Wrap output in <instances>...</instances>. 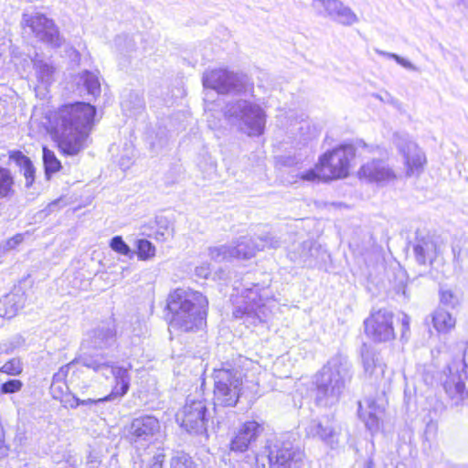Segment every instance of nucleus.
<instances>
[{
	"mask_svg": "<svg viewBox=\"0 0 468 468\" xmlns=\"http://www.w3.org/2000/svg\"><path fill=\"white\" fill-rule=\"evenodd\" d=\"M96 109L87 102L61 106L54 115V129L62 154L76 155L88 146Z\"/></svg>",
	"mask_w": 468,
	"mask_h": 468,
	"instance_id": "obj_1",
	"label": "nucleus"
},
{
	"mask_svg": "<svg viewBox=\"0 0 468 468\" xmlns=\"http://www.w3.org/2000/svg\"><path fill=\"white\" fill-rule=\"evenodd\" d=\"M207 308V297L190 289L177 288L167 298L170 325L182 332L200 329L206 324Z\"/></svg>",
	"mask_w": 468,
	"mask_h": 468,
	"instance_id": "obj_2",
	"label": "nucleus"
},
{
	"mask_svg": "<svg viewBox=\"0 0 468 468\" xmlns=\"http://www.w3.org/2000/svg\"><path fill=\"white\" fill-rule=\"evenodd\" d=\"M351 378V364L347 357L340 354L331 357L314 376L315 403L321 407L335 405Z\"/></svg>",
	"mask_w": 468,
	"mask_h": 468,
	"instance_id": "obj_3",
	"label": "nucleus"
},
{
	"mask_svg": "<svg viewBox=\"0 0 468 468\" xmlns=\"http://www.w3.org/2000/svg\"><path fill=\"white\" fill-rule=\"evenodd\" d=\"M80 361L83 367L92 369L94 372L101 374L106 378H109L110 376L114 377L116 384L112 392L103 398H88L81 399L73 396V403L70 404L71 408H77L80 405H97L101 402L112 401L122 398L127 393L130 387V375L128 368L115 367L107 361L105 357L98 356H84Z\"/></svg>",
	"mask_w": 468,
	"mask_h": 468,
	"instance_id": "obj_4",
	"label": "nucleus"
},
{
	"mask_svg": "<svg viewBox=\"0 0 468 468\" xmlns=\"http://www.w3.org/2000/svg\"><path fill=\"white\" fill-rule=\"evenodd\" d=\"M245 374L239 366L230 363L222 364L214 369V410L235 407L243 393Z\"/></svg>",
	"mask_w": 468,
	"mask_h": 468,
	"instance_id": "obj_5",
	"label": "nucleus"
},
{
	"mask_svg": "<svg viewBox=\"0 0 468 468\" xmlns=\"http://www.w3.org/2000/svg\"><path fill=\"white\" fill-rule=\"evenodd\" d=\"M224 116L229 124L249 136H259L264 132V111L252 101L238 100L229 102L225 107Z\"/></svg>",
	"mask_w": 468,
	"mask_h": 468,
	"instance_id": "obj_6",
	"label": "nucleus"
},
{
	"mask_svg": "<svg viewBox=\"0 0 468 468\" xmlns=\"http://www.w3.org/2000/svg\"><path fill=\"white\" fill-rule=\"evenodd\" d=\"M267 288L254 284L247 288L239 297L235 300L233 316L243 321L247 326L257 325L266 322L270 315L267 306Z\"/></svg>",
	"mask_w": 468,
	"mask_h": 468,
	"instance_id": "obj_7",
	"label": "nucleus"
},
{
	"mask_svg": "<svg viewBox=\"0 0 468 468\" xmlns=\"http://www.w3.org/2000/svg\"><path fill=\"white\" fill-rule=\"evenodd\" d=\"M20 24L26 33L34 35L39 41L54 48L62 45V38L54 21L36 8L25 9Z\"/></svg>",
	"mask_w": 468,
	"mask_h": 468,
	"instance_id": "obj_8",
	"label": "nucleus"
},
{
	"mask_svg": "<svg viewBox=\"0 0 468 468\" xmlns=\"http://www.w3.org/2000/svg\"><path fill=\"white\" fill-rule=\"evenodd\" d=\"M355 154L356 149L351 144H344L324 153L316 165V168L321 171L323 180L328 181L347 176L349 163Z\"/></svg>",
	"mask_w": 468,
	"mask_h": 468,
	"instance_id": "obj_9",
	"label": "nucleus"
},
{
	"mask_svg": "<svg viewBox=\"0 0 468 468\" xmlns=\"http://www.w3.org/2000/svg\"><path fill=\"white\" fill-rule=\"evenodd\" d=\"M202 81L205 88L215 90L220 94H239L250 88L246 75L224 69L206 71Z\"/></svg>",
	"mask_w": 468,
	"mask_h": 468,
	"instance_id": "obj_10",
	"label": "nucleus"
},
{
	"mask_svg": "<svg viewBox=\"0 0 468 468\" xmlns=\"http://www.w3.org/2000/svg\"><path fill=\"white\" fill-rule=\"evenodd\" d=\"M304 453L290 439L276 438L268 444L270 468H301Z\"/></svg>",
	"mask_w": 468,
	"mask_h": 468,
	"instance_id": "obj_11",
	"label": "nucleus"
},
{
	"mask_svg": "<svg viewBox=\"0 0 468 468\" xmlns=\"http://www.w3.org/2000/svg\"><path fill=\"white\" fill-rule=\"evenodd\" d=\"M448 370L443 388L452 405L459 406L468 398V366L460 360L449 366Z\"/></svg>",
	"mask_w": 468,
	"mask_h": 468,
	"instance_id": "obj_12",
	"label": "nucleus"
},
{
	"mask_svg": "<svg viewBox=\"0 0 468 468\" xmlns=\"http://www.w3.org/2000/svg\"><path fill=\"white\" fill-rule=\"evenodd\" d=\"M207 405L204 400L187 399L182 410L176 414V420L189 433L207 434L208 419Z\"/></svg>",
	"mask_w": 468,
	"mask_h": 468,
	"instance_id": "obj_13",
	"label": "nucleus"
},
{
	"mask_svg": "<svg viewBox=\"0 0 468 468\" xmlns=\"http://www.w3.org/2000/svg\"><path fill=\"white\" fill-rule=\"evenodd\" d=\"M364 324L366 334L376 342H388L395 338L393 314L387 309L373 312Z\"/></svg>",
	"mask_w": 468,
	"mask_h": 468,
	"instance_id": "obj_14",
	"label": "nucleus"
},
{
	"mask_svg": "<svg viewBox=\"0 0 468 468\" xmlns=\"http://www.w3.org/2000/svg\"><path fill=\"white\" fill-rule=\"evenodd\" d=\"M395 144L404 157L406 176H419L424 169L426 156L418 145L410 141L408 135H396Z\"/></svg>",
	"mask_w": 468,
	"mask_h": 468,
	"instance_id": "obj_15",
	"label": "nucleus"
},
{
	"mask_svg": "<svg viewBox=\"0 0 468 468\" xmlns=\"http://www.w3.org/2000/svg\"><path fill=\"white\" fill-rule=\"evenodd\" d=\"M282 244L280 238L267 233L265 235L258 236L255 239L242 237L240 238L236 246L232 247L233 256L238 259H250L257 251L265 249H276Z\"/></svg>",
	"mask_w": 468,
	"mask_h": 468,
	"instance_id": "obj_16",
	"label": "nucleus"
},
{
	"mask_svg": "<svg viewBox=\"0 0 468 468\" xmlns=\"http://www.w3.org/2000/svg\"><path fill=\"white\" fill-rule=\"evenodd\" d=\"M264 431V423L256 420H247L235 431L230 441V450L236 452H245L252 449Z\"/></svg>",
	"mask_w": 468,
	"mask_h": 468,
	"instance_id": "obj_17",
	"label": "nucleus"
},
{
	"mask_svg": "<svg viewBox=\"0 0 468 468\" xmlns=\"http://www.w3.org/2000/svg\"><path fill=\"white\" fill-rule=\"evenodd\" d=\"M159 430L160 423L155 417L141 416L132 420L128 427L127 439L135 445L149 443Z\"/></svg>",
	"mask_w": 468,
	"mask_h": 468,
	"instance_id": "obj_18",
	"label": "nucleus"
},
{
	"mask_svg": "<svg viewBox=\"0 0 468 468\" xmlns=\"http://www.w3.org/2000/svg\"><path fill=\"white\" fill-rule=\"evenodd\" d=\"M313 6L314 8L322 6L323 11H320V14L343 26H352L358 21L353 10L340 0H313Z\"/></svg>",
	"mask_w": 468,
	"mask_h": 468,
	"instance_id": "obj_19",
	"label": "nucleus"
},
{
	"mask_svg": "<svg viewBox=\"0 0 468 468\" xmlns=\"http://www.w3.org/2000/svg\"><path fill=\"white\" fill-rule=\"evenodd\" d=\"M313 6L314 8L322 6L323 11H320V14L343 26H352L358 21L353 10L340 0H313Z\"/></svg>",
	"mask_w": 468,
	"mask_h": 468,
	"instance_id": "obj_20",
	"label": "nucleus"
},
{
	"mask_svg": "<svg viewBox=\"0 0 468 468\" xmlns=\"http://www.w3.org/2000/svg\"><path fill=\"white\" fill-rule=\"evenodd\" d=\"M386 400L383 396L367 398L358 402V416L372 433L380 428L381 415L385 410Z\"/></svg>",
	"mask_w": 468,
	"mask_h": 468,
	"instance_id": "obj_21",
	"label": "nucleus"
},
{
	"mask_svg": "<svg viewBox=\"0 0 468 468\" xmlns=\"http://www.w3.org/2000/svg\"><path fill=\"white\" fill-rule=\"evenodd\" d=\"M413 251L416 261L420 265H427L431 264L437 258L438 247L431 236L417 230Z\"/></svg>",
	"mask_w": 468,
	"mask_h": 468,
	"instance_id": "obj_22",
	"label": "nucleus"
},
{
	"mask_svg": "<svg viewBox=\"0 0 468 468\" xmlns=\"http://www.w3.org/2000/svg\"><path fill=\"white\" fill-rule=\"evenodd\" d=\"M360 179L378 184L393 180L396 176L393 170L382 160L367 162L358 171Z\"/></svg>",
	"mask_w": 468,
	"mask_h": 468,
	"instance_id": "obj_23",
	"label": "nucleus"
},
{
	"mask_svg": "<svg viewBox=\"0 0 468 468\" xmlns=\"http://www.w3.org/2000/svg\"><path fill=\"white\" fill-rule=\"evenodd\" d=\"M33 69L35 70V76L37 80L36 91L37 95H45L48 86H50L55 80L54 76L56 69L53 64L44 58H38L37 55L32 59Z\"/></svg>",
	"mask_w": 468,
	"mask_h": 468,
	"instance_id": "obj_24",
	"label": "nucleus"
},
{
	"mask_svg": "<svg viewBox=\"0 0 468 468\" xmlns=\"http://www.w3.org/2000/svg\"><path fill=\"white\" fill-rule=\"evenodd\" d=\"M25 303L26 294L20 288L5 294L0 300V316L7 319L16 316Z\"/></svg>",
	"mask_w": 468,
	"mask_h": 468,
	"instance_id": "obj_25",
	"label": "nucleus"
},
{
	"mask_svg": "<svg viewBox=\"0 0 468 468\" xmlns=\"http://www.w3.org/2000/svg\"><path fill=\"white\" fill-rule=\"evenodd\" d=\"M306 434L309 437L320 439L330 445L337 442L338 434L329 420L311 421L306 428Z\"/></svg>",
	"mask_w": 468,
	"mask_h": 468,
	"instance_id": "obj_26",
	"label": "nucleus"
},
{
	"mask_svg": "<svg viewBox=\"0 0 468 468\" xmlns=\"http://www.w3.org/2000/svg\"><path fill=\"white\" fill-rule=\"evenodd\" d=\"M115 330L110 325H101L96 328L91 336L94 348H106L115 342Z\"/></svg>",
	"mask_w": 468,
	"mask_h": 468,
	"instance_id": "obj_27",
	"label": "nucleus"
},
{
	"mask_svg": "<svg viewBox=\"0 0 468 468\" xmlns=\"http://www.w3.org/2000/svg\"><path fill=\"white\" fill-rule=\"evenodd\" d=\"M77 84L82 86L89 95L97 97L101 94V81L97 73L83 70L77 77Z\"/></svg>",
	"mask_w": 468,
	"mask_h": 468,
	"instance_id": "obj_28",
	"label": "nucleus"
},
{
	"mask_svg": "<svg viewBox=\"0 0 468 468\" xmlns=\"http://www.w3.org/2000/svg\"><path fill=\"white\" fill-rule=\"evenodd\" d=\"M10 158L20 167L26 178V186L30 187L35 180V168L30 159L21 152L12 153Z\"/></svg>",
	"mask_w": 468,
	"mask_h": 468,
	"instance_id": "obj_29",
	"label": "nucleus"
},
{
	"mask_svg": "<svg viewBox=\"0 0 468 468\" xmlns=\"http://www.w3.org/2000/svg\"><path fill=\"white\" fill-rule=\"evenodd\" d=\"M433 325L439 332H446L452 328L455 324V318L449 312L448 309H445L440 306L434 313L433 317Z\"/></svg>",
	"mask_w": 468,
	"mask_h": 468,
	"instance_id": "obj_30",
	"label": "nucleus"
},
{
	"mask_svg": "<svg viewBox=\"0 0 468 468\" xmlns=\"http://www.w3.org/2000/svg\"><path fill=\"white\" fill-rule=\"evenodd\" d=\"M14 178L11 172L0 166V199L10 197L14 190Z\"/></svg>",
	"mask_w": 468,
	"mask_h": 468,
	"instance_id": "obj_31",
	"label": "nucleus"
},
{
	"mask_svg": "<svg viewBox=\"0 0 468 468\" xmlns=\"http://www.w3.org/2000/svg\"><path fill=\"white\" fill-rule=\"evenodd\" d=\"M144 102L142 95L138 92L131 91L122 100V107L124 111L130 112L131 113L136 112L144 108Z\"/></svg>",
	"mask_w": 468,
	"mask_h": 468,
	"instance_id": "obj_32",
	"label": "nucleus"
},
{
	"mask_svg": "<svg viewBox=\"0 0 468 468\" xmlns=\"http://www.w3.org/2000/svg\"><path fill=\"white\" fill-rule=\"evenodd\" d=\"M43 163L47 176L56 173L61 168V164L54 152L46 146L43 147Z\"/></svg>",
	"mask_w": 468,
	"mask_h": 468,
	"instance_id": "obj_33",
	"label": "nucleus"
},
{
	"mask_svg": "<svg viewBox=\"0 0 468 468\" xmlns=\"http://www.w3.org/2000/svg\"><path fill=\"white\" fill-rule=\"evenodd\" d=\"M209 257L211 260L221 262L234 258L232 247L227 245H220L209 248Z\"/></svg>",
	"mask_w": 468,
	"mask_h": 468,
	"instance_id": "obj_34",
	"label": "nucleus"
},
{
	"mask_svg": "<svg viewBox=\"0 0 468 468\" xmlns=\"http://www.w3.org/2000/svg\"><path fill=\"white\" fill-rule=\"evenodd\" d=\"M170 468H196V466L189 454L184 452H176L171 458Z\"/></svg>",
	"mask_w": 468,
	"mask_h": 468,
	"instance_id": "obj_35",
	"label": "nucleus"
},
{
	"mask_svg": "<svg viewBox=\"0 0 468 468\" xmlns=\"http://www.w3.org/2000/svg\"><path fill=\"white\" fill-rule=\"evenodd\" d=\"M361 356L365 373L372 375L376 367L374 352L364 346L361 350Z\"/></svg>",
	"mask_w": 468,
	"mask_h": 468,
	"instance_id": "obj_36",
	"label": "nucleus"
},
{
	"mask_svg": "<svg viewBox=\"0 0 468 468\" xmlns=\"http://www.w3.org/2000/svg\"><path fill=\"white\" fill-rule=\"evenodd\" d=\"M137 249L141 260L145 261L155 255V247L147 239H139Z\"/></svg>",
	"mask_w": 468,
	"mask_h": 468,
	"instance_id": "obj_37",
	"label": "nucleus"
},
{
	"mask_svg": "<svg viewBox=\"0 0 468 468\" xmlns=\"http://www.w3.org/2000/svg\"><path fill=\"white\" fill-rule=\"evenodd\" d=\"M314 250H317L314 248L313 240L308 239L303 241L299 248V260L303 263L309 262L310 260L314 257Z\"/></svg>",
	"mask_w": 468,
	"mask_h": 468,
	"instance_id": "obj_38",
	"label": "nucleus"
},
{
	"mask_svg": "<svg viewBox=\"0 0 468 468\" xmlns=\"http://www.w3.org/2000/svg\"><path fill=\"white\" fill-rule=\"evenodd\" d=\"M22 364L18 358H12L5 362L0 368L2 373L17 376L22 372Z\"/></svg>",
	"mask_w": 468,
	"mask_h": 468,
	"instance_id": "obj_39",
	"label": "nucleus"
},
{
	"mask_svg": "<svg viewBox=\"0 0 468 468\" xmlns=\"http://www.w3.org/2000/svg\"><path fill=\"white\" fill-rule=\"evenodd\" d=\"M375 51L381 56H385L388 58H393L394 60H396L397 63H399V65H401L402 67H404L407 69L413 70V71L418 70L417 67L414 66L410 61L405 59L404 58H402L395 53H389V52H386V51H383L380 49H375Z\"/></svg>",
	"mask_w": 468,
	"mask_h": 468,
	"instance_id": "obj_40",
	"label": "nucleus"
},
{
	"mask_svg": "<svg viewBox=\"0 0 468 468\" xmlns=\"http://www.w3.org/2000/svg\"><path fill=\"white\" fill-rule=\"evenodd\" d=\"M440 295L441 306L445 309L454 308L458 303L456 296L450 290L441 289Z\"/></svg>",
	"mask_w": 468,
	"mask_h": 468,
	"instance_id": "obj_41",
	"label": "nucleus"
},
{
	"mask_svg": "<svg viewBox=\"0 0 468 468\" xmlns=\"http://www.w3.org/2000/svg\"><path fill=\"white\" fill-rule=\"evenodd\" d=\"M111 248L122 255H129L131 253L129 246L121 236H115L112 239Z\"/></svg>",
	"mask_w": 468,
	"mask_h": 468,
	"instance_id": "obj_42",
	"label": "nucleus"
},
{
	"mask_svg": "<svg viewBox=\"0 0 468 468\" xmlns=\"http://www.w3.org/2000/svg\"><path fill=\"white\" fill-rule=\"evenodd\" d=\"M69 387L66 383H58L50 385V392L55 399L63 400V396L67 394Z\"/></svg>",
	"mask_w": 468,
	"mask_h": 468,
	"instance_id": "obj_43",
	"label": "nucleus"
},
{
	"mask_svg": "<svg viewBox=\"0 0 468 468\" xmlns=\"http://www.w3.org/2000/svg\"><path fill=\"white\" fill-rule=\"evenodd\" d=\"M23 384L18 379H11L1 385V391L3 393H15L21 389Z\"/></svg>",
	"mask_w": 468,
	"mask_h": 468,
	"instance_id": "obj_44",
	"label": "nucleus"
},
{
	"mask_svg": "<svg viewBox=\"0 0 468 468\" xmlns=\"http://www.w3.org/2000/svg\"><path fill=\"white\" fill-rule=\"evenodd\" d=\"M401 328H400V338L407 341L410 333V317L406 314H401L399 318Z\"/></svg>",
	"mask_w": 468,
	"mask_h": 468,
	"instance_id": "obj_45",
	"label": "nucleus"
},
{
	"mask_svg": "<svg viewBox=\"0 0 468 468\" xmlns=\"http://www.w3.org/2000/svg\"><path fill=\"white\" fill-rule=\"evenodd\" d=\"M299 177L302 180L310 181V182H314L316 179H323L321 177V171H319L316 167H315V169H309L306 172L301 173L299 175Z\"/></svg>",
	"mask_w": 468,
	"mask_h": 468,
	"instance_id": "obj_46",
	"label": "nucleus"
},
{
	"mask_svg": "<svg viewBox=\"0 0 468 468\" xmlns=\"http://www.w3.org/2000/svg\"><path fill=\"white\" fill-rule=\"evenodd\" d=\"M69 370V365L63 366L54 374L51 384L66 383L65 379Z\"/></svg>",
	"mask_w": 468,
	"mask_h": 468,
	"instance_id": "obj_47",
	"label": "nucleus"
},
{
	"mask_svg": "<svg viewBox=\"0 0 468 468\" xmlns=\"http://www.w3.org/2000/svg\"><path fill=\"white\" fill-rule=\"evenodd\" d=\"M281 162L284 166H295L302 162V159L296 156H282Z\"/></svg>",
	"mask_w": 468,
	"mask_h": 468,
	"instance_id": "obj_48",
	"label": "nucleus"
},
{
	"mask_svg": "<svg viewBox=\"0 0 468 468\" xmlns=\"http://www.w3.org/2000/svg\"><path fill=\"white\" fill-rule=\"evenodd\" d=\"M195 272L197 276L206 279L210 274L209 265L207 263H204L197 267Z\"/></svg>",
	"mask_w": 468,
	"mask_h": 468,
	"instance_id": "obj_49",
	"label": "nucleus"
},
{
	"mask_svg": "<svg viewBox=\"0 0 468 468\" xmlns=\"http://www.w3.org/2000/svg\"><path fill=\"white\" fill-rule=\"evenodd\" d=\"M14 441H15V443H16L18 446L26 445V443L27 441V433L23 431H17Z\"/></svg>",
	"mask_w": 468,
	"mask_h": 468,
	"instance_id": "obj_50",
	"label": "nucleus"
},
{
	"mask_svg": "<svg viewBox=\"0 0 468 468\" xmlns=\"http://www.w3.org/2000/svg\"><path fill=\"white\" fill-rule=\"evenodd\" d=\"M165 461V455L163 453L155 454L153 457L150 468H163V463Z\"/></svg>",
	"mask_w": 468,
	"mask_h": 468,
	"instance_id": "obj_51",
	"label": "nucleus"
},
{
	"mask_svg": "<svg viewBox=\"0 0 468 468\" xmlns=\"http://www.w3.org/2000/svg\"><path fill=\"white\" fill-rule=\"evenodd\" d=\"M23 240V236L18 234V235H16L14 236L12 239H10L8 241H7V246L10 248V249H14L16 245H18L19 243H21Z\"/></svg>",
	"mask_w": 468,
	"mask_h": 468,
	"instance_id": "obj_52",
	"label": "nucleus"
},
{
	"mask_svg": "<svg viewBox=\"0 0 468 468\" xmlns=\"http://www.w3.org/2000/svg\"><path fill=\"white\" fill-rule=\"evenodd\" d=\"M7 447L4 444L3 441H0V458L7 455Z\"/></svg>",
	"mask_w": 468,
	"mask_h": 468,
	"instance_id": "obj_53",
	"label": "nucleus"
},
{
	"mask_svg": "<svg viewBox=\"0 0 468 468\" xmlns=\"http://www.w3.org/2000/svg\"><path fill=\"white\" fill-rule=\"evenodd\" d=\"M401 292L404 296H407L406 295V288L404 285H401V287H399V289H398V293Z\"/></svg>",
	"mask_w": 468,
	"mask_h": 468,
	"instance_id": "obj_54",
	"label": "nucleus"
},
{
	"mask_svg": "<svg viewBox=\"0 0 468 468\" xmlns=\"http://www.w3.org/2000/svg\"><path fill=\"white\" fill-rule=\"evenodd\" d=\"M271 239H267V241L265 243H267L268 245H270Z\"/></svg>",
	"mask_w": 468,
	"mask_h": 468,
	"instance_id": "obj_55",
	"label": "nucleus"
},
{
	"mask_svg": "<svg viewBox=\"0 0 468 468\" xmlns=\"http://www.w3.org/2000/svg\"><path fill=\"white\" fill-rule=\"evenodd\" d=\"M464 401H465L466 405L468 406V398H466Z\"/></svg>",
	"mask_w": 468,
	"mask_h": 468,
	"instance_id": "obj_56",
	"label": "nucleus"
}]
</instances>
